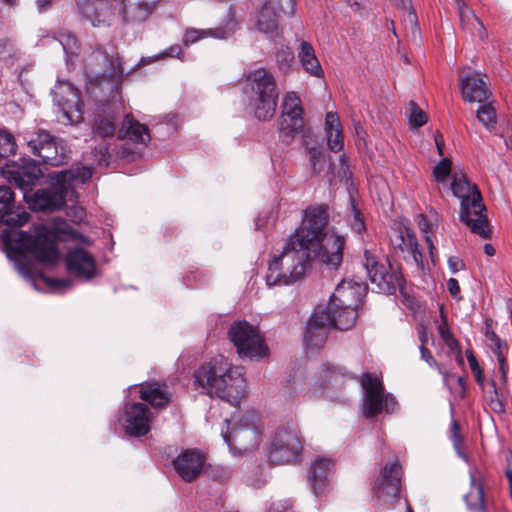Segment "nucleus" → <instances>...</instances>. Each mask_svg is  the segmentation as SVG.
Listing matches in <instances>:
<instances>
[{
	"instance_id": "1",
	"label": "nucleus",
	"mask_w": 512,
	"mask_h": 512,
	"mask_svg": "<svg viewBox=\"0 0 512 512\" xmlns=\"http://www.w3.org/2000/svg\"><path fill=\"white\" fill-rule=\"evenodd\" d=\"M15 208L12 190L7 186H0V223L7 226L1 232V238L10 252L31 255L40 263L54 265L59 260L54 240L61 239V235L78 239V233L62 220L35 226L34 235L18 230L17 228L29 221L30 214L26 211H16Z\"/></svg>"
},
{
	"instance_id": "2",
	"label": "nucleus",
	"mask_w": 512,
	"mask_h": 512,
	"mask_svg": "<svg viewBox=\"0 0 512 512\" xmlns=\"http://www.w3.org/2000/svg\"><path fill=\"white\" fill-rule=\"evenodd\" d=\"M328 214L321 206L308 207L303 212L299 227L289 236L303 248L308 257L330 268H337L343 260L345 239L341 235L328 234Z\"/></svg>"
},
{
	"instance_id": "3",
	"label": "nucleus",
	"mask_w": 512,
	"mask_h": 512,
	"mask_svg": "<svg viewBox=\"0 0 512 512\" xmlns=\"http://www.w3.org/2000/svg\"><path fill=\"white\" fill-rule=\"evenodd\" d=\"M194 386L200 393L218 397L233 406L240 403L246 388L242 368L233 366L222 355L195 370Z\"/></svg>"
},
{
	"instance_id": "4",
	"label": "nucleus",
	"mask_w": 512,
	"mask_h": 512,
	"mask_svg": "<svg viewBox=\"0 0 512 512\" xmlns=\"http://www.w3.org/2000/svg\"><path fill=\"white\" fill-rule=\"evenodd\" d=\"M453 195L460 201L459 219L473 234L482 239H490L492 231L489 226L486 207L478 187L471 183L466 174L456 172L451 182Z\"/></svg>"
},
{
	"instance_id": "5",
	"label": "nucleus",
	"mask_w": 512,
	"mask_h": 512,
	"mask_svg": "<svg viewBox=\"0 0 512 512\" xmlns=\"http://www.w3.org/2000/svg\"><path fill=\"white\" fill-rule=\"evenodd\" d=\"M314 257H308L298 243L288 237L280 255L274 256L268 266L266 284L272 286L290 285L302 279Z\"/></svg>"
},
{
	"instance_id": "6",
	"label": "nucleus",
	"mask_w": 512,
	"mask_h": 512,
	"mask_svg": "<svg viewBox=\"0 0 512 512\" xmlns=\"http://www.w3.org/2000/svg\"><path fill=\"white\" fill-rule=\"evenodd\" d=\"M248 106L258 120L271 119L276 111L278 89L274 76L265 68H258L246 76L245 90Z\"/></svg>"
},
{
	"instance_id": "7",
	"label": "nucleus",
	"mask_w": 512,
	"mask_h": 512,
	"mask_svg": "<svg viewBox=\"0 0 512 512\" xmlns=\"http://www.w3.org/2000/svg\"><path fill=\"white\" fill-rule=\"evenodd\" d=\"M361 386L364 390L362 413L365 418H373L382 412L394 413L398 408L395 397L384 393L381 378L375 374L364 373L361 377Z\"/></svg>"
},
{
	"instance_id": "8",
	"label": "nucleus",
	"mask_w": 512,
	"mask_h": 512,
	"mask_svg": "<svg viewBox=\"0 0 512 512\" xmlns=\"http://www.w3.org/2000/svg\"><path fill=\"white\" fill-rule=\"evenodd\" d=\"M228 335L238 355L243 359H259L269 353L259 329L247 321H238L231 325Z\"/></svg>"
},
{
	"instance_id": "9",
	"label": "nucleus",
	"mask_w": 512,
	"mask_h": 512,
	"mask_svg": "<svg viewBox=\"0 0 512 512\" xmlns=\"http://www.w3.org/2000/svg\"><path fill=\"white\" fill-rule=\"evenodd\" d=\"M363 265L371 283L376 285L379 292L394 294L398 288H402L403 276L398 268L382 261L374 251H364Z\"/></svg>"
},
{
	"instance_id": "10",
	"label": "nucleus",
	"mask_w": 512,
	"mask_h": 512,
	"mask_svg": "<svg viewBox=\"0 0 512 512\" xmlns=\"http://www.w3.org/2000/svg\"><path fill=\"white\" fill-rule=\"evenodd\" d=\"M26 140L31 153L47 165L60 166L68 158L69 150L65 142L45 130L30 133Z\"/></svg>"
},
{
	"instance_id": "11",
	"label": "nucleus",
	"mask_w": 512,
	"mask_h": 512,
	"mask_svg": "<svg viewBox=\"0 0 512 512\" xmlns=\"http://www.w3.org/2000/svg\"><path fill=\"white\" fill-rule=\"evenodd\" d=\"M302 444L295 425L279 426L269 448V460L273 464H288L296 460Z\"/></svg>"
},
{
	"instance_id": "12",
	"label": "nucleus",
	"mask_w": 512,
	"mask_h": 512,
	"mask_svg": "<svg viewBox=\"0 0 512 512\" xmlns=\"http://www.w3.org/2000/svg\"><path fill=\"white\" fill-rule=\"evenodd\" d=\"M69 171L51 174V187L36 191L30 198H25L32 210L56 211L65 205L67 193V177L72 176Z\"/></svg>"
},
{
	"instance_id": "13",
	"label": "nucleus",
	"mask_w": 512,
	"mask_h": 512,
	"mask_svg": "<svg viewBox=\"0 0 512 512\" xmlns=\"http://www.w3.org/2000/svg\"><path fill=\"white\" fill-rule=\"evenodd\" d=\"M295 12V0H266L255 16V28L270 38L278 37L280 16L292 17Z\"/></svg>"
},
{
	"instance_id": "14",
	"label": "nucleus",
	"mask_w": 512,
	"mask_h": 512,
	"mask_svg": "<svg viewBox=\"0 0 512 512\" xmlns=\"http://www.w3.org/2000/svg\"><path fill=\"white\" fill-rule=\"evenodd\" d=\"M54 102L59 107L58 120L63 124L83 121V103L78 89L68 81H58L52 90Z\"/></svg>"
},
{
	"instance_id": "15",
	"label": "nucleus",
	"mask_w": 512,
	"mask_h": 512,
	"mask_svg": "<svg viewBox=\"0 0 512 512\" xmlns=\"http://www.w3.org/2000/svg\"><path fill=\"white\" fill-rule=\"evenodd\" d=\"M258 417L254 412H247L240 420L239 426L230 433L222 432L226 444L232 449L247 452L255 449L261 442V430L257 425Z\"/></svg>"
},
{
	"instance_id": "16",
	"label": "nucleus",
	"mask_w": 512,
	"mask_h": 512,
	"mask_svg": "<svg viewBox=\"0 0 512 512\" xmlns=\"http://www.w3.org/2000/svg\"><path fill=\"white\" fill-rule=\"evenodd\" d=\"M401 476V465L398 462L386 464L373 485L374 496L384 504L396 502L400 494Z\"/></svg>"
},
{
	"instance_id": "17",
	"label": "nucleus",
	"mask_w": 512,
	"mask_h": 512,
	"mask_svg": "<svg viewBox=\"0 0 512 512\" xmlns=\"http://www.w3.org/2000/svg\"><path fill=\"white\" fill-rule=\"evenodd\" d=\"M331 318L322 305L318 306L308 320L304 342L308 349H317L325 343L331 326Z\"/></svg>"
},
{
	"instance_id": "18",
	"label": "nucleus",
	"mask_w": 512,
	"mask_h": 512,
	"mask_svg": "<svg viewBox=\"0 0 512 512\" xmlns=\"http://www.w3.org/2000/svg\"><path fill=\"white\" fill-rule=\"evenodd\" d=\"M126 432L134 437H141L150 431L152 414L144 403H129L124 407Z\"/></svg>"
},
{
	"instance_id": "19",
	"label": "nucleus",
	"mask_w": 512,
	"mask_h": 512,
	"mask_svg": "<svg viewBox=\"0 0 512 512\" xmlns=\"http://www.w3.org/2000/svg\"><path fill=\"white\" fill-rule=\"evenodd\" d=\"M390 241L395 253H400L405 260H410L417 266L423 264V255L419 249L416 235L410 229L395 230Z\"/></svg>"
},
{
	"instance_id": "20",
	"label": "nucleus",
	"mask_w": 512,
	"mask_h": 512,
	"mask_svg": "<svg viewBox=\"0 0 512 512\" xmlns=\"http://www.w3.org/2000/svg\"><path fill=\"white\" fill-rule=\"evenodd\" d=\"M3 173L10 182L24 192V198H27V192L31 190L42 174L39 166L32 161L23 165H7Z\"/></svg>"
},
{
	"instance_id": "21",
	"label": "nucleus",
	"mask_w": 512,
	"mask_h": 512,
	"mask_svg": "<svg viewBox=\"0 0 512 512\" xmlns=\"http://www.w3.org/2000/svg\"><path fill=\"white\" fill-rule=\"evenodd\" d=\"M365 292L366 286L364 283H359L354 280H343L336 287L328 304H331L332 308L344 306L357 309Z\"/></svg>"
},
{
	"instance_id": "22",
	"label": "nucleus",
	"mask_w": 512,
	"mask_h": 512,
	"mask_svg": "<svg viewBox=\"0 0 512 512\" xmlns=\"http://www.w3.org/2000/svg\"><path fill=\"white\" fill-rule=\"evenodd\" d=\"M85 68L92 73H102L103 75L109 74L110 77H121L123 69L118 59L112 55H108L101 48L91 50L85 56Z\"/></svg>"
},
{
	"instance_id": "23",
	"label": "nucleus",
	"mask_w": 512,
	"mask_h": 512,
	"mask_svg": "<svg viewBox=\"0 0 512 512\" xmlns=\"http://www.w3.org/2000/svg\"><path fill=\"white\" fill-rule=\"evenodd\" d=\"M204 463V456L200 452L187 449L174 459L173 466L184 481L192 482L202 472Z\"/></svg>"
},
{
	"instance_id": "24",
	"label": "nucleus",
	"mask_w": 512,
	"mask_h": 512,
	"mask_svg": "<svg viewBox=\"0 0 512 512\" xmlns=\"http://www.w3.org/2000/svg\"><path fill=\"white\" fill-rule=\"evenodd\" d=\"M69 273L84 279L95 275L96 265L93 256L83 248L71 249L65 258Z\"/></svg>"
},
{
	"instance_id": "25",
	"label": "nucleus",
	"mask_w": 512,
	"mask_h": 512,
	"mask_svg": "<svg viewBox=\"0 0 512 512\" xmlns=\"http://www.w3.org/2000/svg\"><path fill=\"white\" fill-rule=\"evenodd\" d=\"M159 0H120L119 13L127 23L145 21L156 9Z\"/></svg>"
},
{
	"instance_id": "26",
	"label": "nucleus",
	"mask_w": 512,
	"mask_h": 512,
	"mask_svg": "<svg viewBox=\"0 0 512 512\" xmlns=\"http://www.w3.org/2000/svg\"><path fill=\"white\" fill-rule=\"evenodd\" d=\"M460 89L464 100L482 104L490 97L487 83L478 73L466 76L461 80Z\"/></svg>"
},
{
	"instance_id": "27",
	"label": "nucleus",
	"mask_w": 512,
	"mask_h": 512,
	"mask_svg": "<svg viewBox=\"0 0 512 512\" xmlns=\"http://www.w3.org/2000/svg\"><path fill=\"white\" fill-rule=\"evenodd\" d=\"M334 463L329 458H319L311 465L308 481L315 495L321 496L326 491V481Z\"/></svg>"
},
{
	"instance_id": "28",
	"label": "nucleus",
	"mask_w": 512,
	"mask_h": 512,
	"mask_svg": "<svg viewBox=\"0 0 512 512\" xmlns=\"http://www.w3.org/2000/svg\"><path fill=\"white\" fill-rule=\"evenodd\" d=\"M140 398L155 409L166 407L170 401L167 387L157 382H147L140 385Z\"/></svg>"
},
{
	"instance_id": "29",
	"label": "nucleus",
	"mask_w": 512,
	"mask_h": 512,
	"mask_svg": "<svg viewBox=\"0 0 512 512\" xmlns=\"http://www.w3.org/2000/svg\"><path fill=\"white\" fill-rule=\"evenodd\" d=\"M326 313L331 318V326L339 330H348L352 328L357 319V309L344 306L331 307V304L323 306Z\"/></svg>"
},
{
	"instance_id": "30",
	"label": "nucleus",
	"mask_w": 512,
	"mask_h": 512,
	"mask_svg": "<svg viewBox=\"0 0 512 512\" xmlns=\"http://www.w3.org/2000/svg\"><path fill=\"white\" fill-rule=\"evenodd\" d=\"M325 132L330 150L338 152L343 149L344 136L339 116L335 112H328L325 117Z\"/></svg>"
},
{
	"instance_id": "31",
	"label": "nucleus",
	"mask_w": 512,
	"mask_h": 512,
	"mask_svg": "<svg viewBox=\"0 0 512 512\" xmlns=\"http://www.w3.org/2000/svg\"><path fill=\"white\" fill-rule=\"evenodd\" d=\"M298 58L306 73L310 76L321 78L324 76V71L315 54V50L311 43L301 41Z\"/></svg>"
},
{
	"instance_id": "32",
	"label": "nucleus",
	"mask_w": 512,
	"mask_h": 512,
	"mask_svg": "<svg viewBox=\"0 0 512 512\" xmlns=\"http://www.w3.org/2000/svg\"><path fill=\"white\" fill-rule=\"evenodd\" d=\"M475 472L470 471V490L464 496V500L470 512H485L484 486L477 480Z\"/></svg>"
},
{
	"instance_id": "33",
	"label": "nucleus",
	"mask_w": 512,
	"mask_h": 512,
	"mask_svg": "<svg viewBox=\"0 0 512 512\" xmlns=\"http://www.w3.org/2000/svg\"><path fill=\"white\" fill-rule=\"evenodd\" d=\"M119 138L128 139L134 143L146 144L150 140L148 128L134 121L132 117L126 116L123 126L118 132Z\"/></svg>"
},
{
	"instance_id": "34",
	"label": "nucleus",
	"mask_w": 512,
	"mask_h": 512,
	"mask_svg": "<svg viewBox=\"0 0 512 512\" xmlns=\"http://www.w3.org/2000/svg\"><path fill=\"white\" fill-rule=\"evenodd\" d=\"M303 127L302 116L281 114L279 132L283 142L290 143L303 130Z\"/></svg>"
},
{
	"instance_id": "35",
	"label": "nucleus",
	"mask_w": 512,
	"mask_h": 512,
	"mask_svg": "<svg viewBox=\"0 0 512 512\" xmlns=\"http://www.w3.org/2000/svg\"><path fill=\"white\" fill-rule=\"evenodd\" d=\"M231 31L226 29L225 27H218L215 29H195L189 28L185 31L183 37L184 45L188 46L190 44H194L197 41L207 38L213 37L218 39H225L230 35Z\"/></svg>"
},
{
	"instance_id": "36",
	"label": "nucleus",
	"mask_w": 512,
	"mask_h": 512,
	"mask_svg": "<svg viewBox=\"0 0 512 512\" xmlns=\"http://www.w3.org/2000/svg\"><path fill=\"white\" fill-rule=\"evenodd\" d=\"M115 118L111 114H99L93 124V134L103 140L112 139L115 134Z\"/></svg>"
},
{
	"instance_id": "37",
	"label": "nucleus",
	"mask_w": 512,
	"mask_h": 512,
	"mask_svg": "<svg viewBox=\"0 0 512 512\" xmlns=\"http://www.w3.org/2000/svg\"><path fill=\"white\" fill-rule=\"evenodd\" d=\"M57 40L63 47L67 63H73L74 58L78 56L80 49L76 36L68 31H64L58 34Z\"/></svg>"
},
{
	"instance_id": "38",
	"label": "nucleus",
	"mask_w": 512,
	"mask_h": 512,
	"mask_svg": "<svg viewBox=\"0 0 512 512\" xmlns=\"http://www.w3.org/2000/svg\"><path fill=\"white\" fill-rule=\"evenodd\" d=\"M282 114L302 116L301 100L295 92H288L282 103Z\"/></svg>"
},
{
	"instance_id": "39",
	"label": "nucleus",
	"mask_w": 512,
	"mask_h": 512,
	"mask_svg": "<svg viewBox=\"0 0 512 512\" xmlns=\"http://www.w3.org/2000/svg\"><path fill=\"white\" fill-rule=\"evenodd\" d=\"M478 120L487 128L492 129L496 125V110L491 102L482 103L477 110Z\"/></svg>"
},
{
	"instance_id": "40",
	"label": "nucleus",
	"mask_w": 512,
	"mask_h": 512,
	"mask_svg": "<svg viewBox=\"0 0 512 512\" xmlns=\"http://www.w3.org/2000/svg\"><path fill=\"white\" fill-rule=\"evenodd\" d=\"M77 4L82 13L88 18H92L93 16L97 18L100 17L101 11L106 7V2L104 0H78Z\"/></svg>"
},
{
	"instance_id": "41",
	"label": "nucleus",
	"mask_w": 512,
	"mask_h": 512,
	"mask_svg": "<svg viewBox=\"0 0 512 512\" xmlns=\"http://www.w3.org/2000/svg\"><path fill=\"white\" fill-rule=\"evenodd\" d=\"M16 143L12 134L0 131V161L10 155L15 154Z\"/></svg>"
},
{
	"instance_id": "42",
	"label": "nucleus",
	"mask_w": 512,
	"mask_h": 512,
	"mask_svg": "<svg viewBox=\"0 0 512 512\" xmlns=\"http://www.w3.org/2000/svg\"><path fill=\"white\" fill-rule=\"evenodd\" d=\"M409 123L414 127H421L427 123L426 113L413 101L409 103Z\"/></svg>"
},
{
	"instance_id": "43",
	"label": "nucleus",
	"mask_w": 512,
	"mask_h": 512,
	"mask_svg": "<svg viewBox=\"0 0 512 512\" xmlns=\"http://www.w3.org/2000/svg\"><path fill=\"white\" fill-rule=\"evenodd\" d=\"M458 9H459V16L460 21L463 25V27H466V25L471 22L472 25H477L478 27L482 28V23L477 19V17L465 7L463 0H456Z\"/></svg>"
},
{
	"instance_id": "44",
	"label": "nucleus",
	"mask_w": 512,
	"mask_h": 512,
	"mask_svg": "<svg viewBox=\"0 0 512 512\" xmlns=\"http://www.w3.org/2000/svg\"><path fill=\"white\" fill-rule=\"evenodd\" d=\"M293 60L294 54L289 47H283L276 53V61L280 70H288Z\"/></svg>"
},
{
	"instance_id": "45",
	"label": "nucleus",
	"mask_w": 512,
	"mask_h": 512,
	"mask_svg": "<svg viewBox=\"0 0 512 512\" xmlns=\"http://www.w3.org/2000/svg\"><path fill=\"white\" fill-rule=\"evenodd\" d=\"M466 357H467L468 364H469L470 369L475 377L477 384L480 386H483L484 381H485L484 375H483L481 367L478 364V361H477L475 355L473 354V352L471 350H467Z\"/></svg>"
},
{
	"instance_id": "46",
	"label": "nucleus",
	"mask_w": 512,
	"mask_h": 512,
	"mask_svg": "<svg viewBox=\"0 0 512 512\" xmlns=\"http://www.w3.org/2000/svg\"><path fill=\"white\" fill-rule=\"evenodd\" d=\"M450 172L451 161L448 158H443L433 169V175L438 182L445 181Z\"/></svg>"
},
{
	"instance_id": "47",
	"label": "nucleus",
	"mask_w": 512,
	"mask_h": 512,
	"mask_svg": "<svg viewBox=\"0 0 512 512\" xmlns=\"http://www.w3.org/2000/svg\"><path fill=\"white\" fill-rule=\"evenodd\" d=\"M347 375L345 369L335 365H327L323 369L322 377L325 381H337L339 378L347 377Z\"/></svg>"
},
{
	"instance_id": "48",
	"label": "nucleus",
	"mask_w": 512,
	"mask_h": 512,
	"mask_svg": "<svg viewBox=\"0 0 512 512\" xmlns=\"http://www.w3.org/2000/svg\"><path fill=\"white\" fill-rule=\"evenodd\" d=\"M72 176L67 177V186L74 180H80L84 183L92 177L93 170L90 167H83L77 170H68Z\"/></svg>"
},
{
	"instance_id": "49",
	"label": "nucleus",
	"mask_w": 512,
	"mask_h": 512,
	"mask_svg": "<svg viewBox=\"0 0 512 512\" xmlns=\"http://www.w3.org/2000/svg\"><path fill=\"white\" fill-rule=\"evenodd\" d=\"M438 332H439V335L442 338V340L451 349H453L454 346H456L458 344L456 339L453 337V335H452V333L450 331V328H449V325H448V321H444V323H441L438 326Z\"/></svg>"
},
{
	"instance_id": "50",
	"label": "nucleus",
	"mask_w": 512,
	"mask_h": 512,
	"mask_svg": "<svg viewBox=\"0 0 512 512\" xmlns=\"http://www.w3.org/2000/svg\"><path fill=\"white\" fill-rule=\"evenodd\" d=\"M419 228H420V231L424 234L425 241L427 243L430 253L432 254L434 246H433V241H432V238L430 235L431 231H430L429 223L424 216H421V218H420Z\"/></svg>"
},
{
	"instance_id": "51",
	"label": "nucleus",
	"mask_w": 512,
	"mask_h": 512,
	"mask_svg": "<svg viewBox=\"0 0 512 512\" xmlns=\"http://www.w3.org/2000/svg\"><path fill=\"white\" fill-rule=\"evenodd\" d=\"M353 213V221L351 222L352 229L360 234L362 231L365 230V224L363 221V217L359 211H357L354 207L352 209Z\"/></svg>"
},
{
	"instance_id": "52",
	"label": "nucleus",
	"mask_w": 512,
	"mask_h": 512,
	"mask_svg": "<svg viewBox=\"0 0 512 512\" xmlns=\"http://www.w3.org/2000/svg\"><path fill=\"white\" fill-rule=\"evenodd\" d=\"M96 160L99 165L107 166L109 164V146L108 144L101 145L96 153Z\"/></svg>"
},
{
	"instance_id": "53",
	"label": "nucleus",
	"mask_w": 512,
	"mask_h": 512,
	"mask_svg": "<svg viewBox=\"0 0 512 512\" xmlns=\"http://www.w3.org/2000/svg\"><path fill=\"white\" fill-rule=\"evenodd\" d=\"M451 441L456 449L460 448L462 439L460 435V428L456 421H452L451 423Z\"/></svg>"
},
{
	"instance_id": "54",
	"label": "nucleus",
	"mask_w": 512,
	"mask_h": 512,
	"mask_svg": "<svg viewBox=\"0 0 512 512\" xmlns=\"http://www.w3.org/2000/svg\"><path fill=\"white\" fill-rule=\"evenodd\" d=\"M447 287H448L450 295L454 299H461L460 286H459L458 281L455 278H450L447 281Z\"/></svg>"
},
{
	"instance_id": "55",
	"label": "nucleus",
	"mask_w": 512,
	"mask_h": 512,
	"mask_svg": "<svg viewBox=\"0 0 512 512\" xmlns=\"http://www.w3.org/2000/svg\"><path fill=\"white\" fill-rule=\"evenodd\" d=\"M486 337L493 344V348L492 349H498L499 350L500 348L503 347V344H502L500 338L498 337V335L494 331L487 329L486 330Z\"/></svg>"
},
{
	"instance_id": "56",
	"label": "nucleus",
	"mask_w": 512,
	"mask_h": 512,
	"mask_svg": "<svg viewBox=\"0 0 512 512\" xmlns=\"http://www.w3.org/2000/svg\"><path fill=\"white\" fill-rule=\"evenodd\" d=\"M420 353L421 358L425 360L430 366L436 365V361L434 360L431 352L428 350L426 345H420Z\"/></svg>"
},
{
	"instance_id": "57",
	"label": "nucleus",
	"mask_w": 512,
	"mask_h": 512,
	"mask_svg": "<svg viewBox=\"0 0 512 512\" xmlns=\"http://www.w3.org/2000/svg\"><path fill=\"white\" fill-rule=\"evenodd\" d=\"M448 265L449 268L453 273L458 272L459 270H462L464 268V263L462 260H460L457 257H451L448 259Z\"/></svg>"
},
{
	"instance_id": "58",
	"label": "nucleus",
	"mask_w": 512,
	"mask_h": 512,
	"mask_svg": "<svg viewBox=\"0 0 512 512\" xmlns=\"http://www.w3.org/2000/svg\"><path fill=\"white\" fill-rule=\"evenodd\" d=\"M182 53V49L179 45H172L168 49H166L162 55L170 56V57H179Z\"/></svg>"
},
{
	"instance_id": "59",
	"label": "nucleus",
	"mask_w": 512,
	"mask_h": 512,
	"mask_svg": "<svg viewBox=\"0 0 512 512\" xmlns=\"http://www.w3.org/2000/svg\"><path fill=\"white\" fill-rule=\"evenodd\" d=\"M434 141L437 148V151L440 156H443V146H444V140L443 135L440 132H436L434 135Z\"/></svg>"
},
{
	"instance_id": "60",
	"label": "nucleus",
	"mask_w": 512,
	"mask_h": 512,
	"mask_svg": "<svg viewBox=\"0 0 512 512\" xmlns=\"http://www.w3.org/2000/svg\"><path fill=\"white\" fill-rule=\"evenodd\" d=\"M493 352H494V354L497 357L498 364H499V369L500 368H506L507 367V362H506V358H505V356L503 354L502 348H500L499 350L498 349H493Z\"/></svg>"
},
{
	"instance_id": "61",
	"label": "nucleus",
	"mask_w": 512,
	"mask_h": 512,
	"mask_svg": "<svg viewBox=\"0 0 512 512\" xmlns=\"http://www.w3.org/2000/svg\"><path fill=\"white\" fill-rule=\"evenodd\" d=\"M418 338L421 343V345H426L428 342V333L427 329L424 325H420L418 328Z\"/></svg>"
},
{
	"instance_id": "62",
	"label": "nucleus",
	"mask_w": 512,
	"mask_h": 512,
	"mask_svg": "<svg viewBox=\"0 0 512 512\" xmlns=\"http://www.w3.org/2000/svg\"><path fill=\"white\" fill-rule=\"evenodd\" d=\"M395 4L401 8H408L411 6V0H393Z\"/></svg>"
},
{
	"instance_id": "63",
	"label": "nucleus",
	"mask_w": 512,
	"mask_h": 512,
	"mask_svg": "<svg viewBox=\"0 0 512 512\" xmlns=\"http://www.w3.org/2000/svg\"><path fill=\"white\" fill-rule=\"evenodd\" d=\"M50 2H51V0H37L36 1L37 6L40 11H43L44 9H46V7L50 5Z\"/></svg>"
},
{
	"instance_id": "64",
	"label": "nucleus",
	"mask_w": 512,
	"mask_h": 512,
	"mask_svg": "<svg viewBox=\"0 0 512 512\" xmlns=\"http://www.w3.org/2000/svg\"><path fill=\"white\" fill-rule=\"evenodd\" d=\"M484 252H485V254H486V255H488V256H493V255H495V249H494V247H493L491 244H488V243L484 245Z\"/></svg>"
}]
</instances>
